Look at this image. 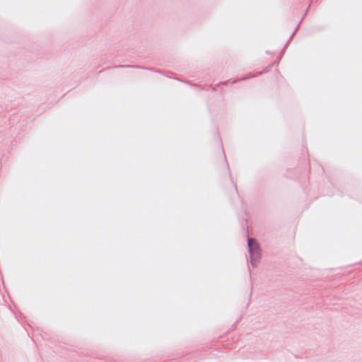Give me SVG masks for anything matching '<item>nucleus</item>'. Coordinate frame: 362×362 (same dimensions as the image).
<instances>
[{
  "label": "nucleus",
  "mask_w": 362,
  "mask_h": 362,
  "mask_svg": "<svg viewBox=\"0 0 362 362\" xmlns=\"http://www.w3.org/2000/svg\"><path fill=\"white\" fill-rule=\"evenodd\" d=\"M248 252L252 267H255V261L261 257V250L259 243L255 238H247Z\"/></svg>",
  "instance_id": "f257e3e1"
},
{
  "label": "nucleus",
  "mask_w": 362,
  "mask_h": 362,
  "mask_svg": "<svg viewBox=\"0 0 362 362\" xmlns=\"http://www.w3.org/2000/svg\"><path fill=\"white\" fill-rule=\"evenodd\" d=\"M255 75H252V76H250L248 77H243V78H237V79L233 80V81L228 80V81H224V82H221V83H218L216 86H218V87H221L222 86H226L228 83L233 84V83H238L239 81H241L243 80H245L247 78L255 77Z\"/></svg>",
  "instance_id": "f03ea898"
},
{
  "label": "nucleus",
  "mask_w": 362,
  "mask_h": 362,
  "mask_svg": "<svg viewBox=\"0 0 362 362\" xmlns=\"http://www.w3.org/2000/svg\"><path fill=\"white\" fill-rule=\"evenodd\" d=\"M298 26H299V25L297 26V28H296V30H294V32L291 35V36H290V37H289L290 39H291V38L293 37V35H294L295 33L296 32V30H297V29H298Z\"/></svg>",
  "instance_id": "7ed1b4c3"
}]
</instances>
